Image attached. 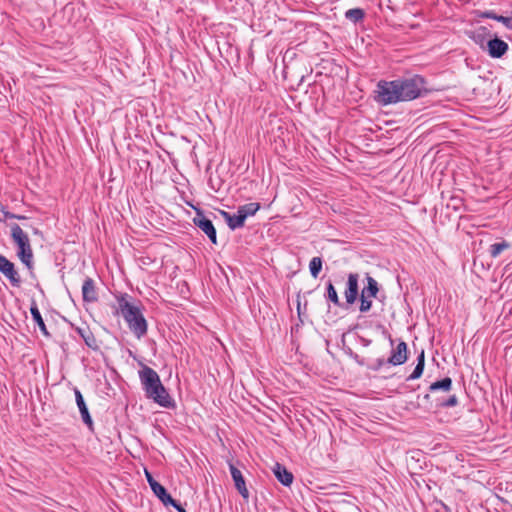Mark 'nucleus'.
I'll return each mask as SVG.
<instances>
[{
	"instance_id": "1",
	"label": "nucleus",
	"mask_w": 512,
	"mask_h": 512,
	"mask_svg": "<svg viewBox=\"0 0 512 512\" xmlns=\"http://www.w3.org/2000/svg\"><path fill=\"white\" fill-rule=\"evenodd\" d=\"M425 80L419 75L392 81H380L377 85V101L383 105L411 101L421 96Z\"/></svg>"
},
{
	"instance_id": "2",
	"label": "nucleus",
	"mask_w": 512,
	"mask_h": 512,
	"mask_svg": "<svg viewBox=\"0 0 512 512\" xmlns=\"http://www.w3.org/2000/svg\"><path fill=\"white\" fill-rule=\"evenodd\" d=\"M142 389L147 398L164 408H174L176 403L162 384L158 373L151 367L142 364L138 372Z\"/></svg>"
},
{
	"instance_id": "3",
	"label": "nucleus",
	"mask_w": 512,
	"mask_h": 512,
	"mask_svg": "<svg viewBox=\"0 0 512 512\" xmlns=\"http://www.w3.org/2000/svg\"><path fill=\"white\" fill-rule=\"evenodd\" d=\"M116 300L119 312L129 329L137 339H141L148 330V324L141 309L131 303V296L127 293H120L116 296Z\"/></svg>"
},
{
	"instance_id": "4",
	"label": "nucleus",
	"mask_w": 512,
	"mask_h": 512,
	"mask_svg": "<svg viewBox=\"0 0 512 512\" xmlns=\"http://www.w3.org/2000/svg\"><path fill=\"white\" fill-rule=\"evenodd\" d=\"M11 237L18 247L17 255L21 262L28 268H33V252L28 235L18 224L11 225Z\"/></svg>"
},
{
	"instance_id": "5",
	"label": "nucleus",
	"mask_w": 512,
	"mask_h": 512,
	"mask_svg": "<svg viewBox=\"0 0 512 512\" xmlns=\"http://www.w3.org/2000/svg\"><path fill=\"white\" fill-rule=\"evenodd\" d=\"M0 272L8 279L10 284L14 287H19L21 284V278L18 271L15 268L13 262L7 257L0 254Z\"/></svg>"
},
{
	"instance_id": "6",
	"label": "nucleus",
	"mask_w": 512,
	"mask_h": 512,
	"mask_svg": "<svg viewBox=\"0 0 512 512\" xmlns=\"http://www.w3.org/2000/svg\"><path fill=\"white\" fill-rule=\"evenodd\" d=\"M194 224L200 228L210 239L213 244L217 243L216 229L211 220L206 218L204 214L197 210L196 216L193 219Z\"/></svg>"
},
{
	"instance_id": "7",
	"label": "nucleus",
	"mask_w": 512,
	"mask_h": 512,
	"mask_svg": "<svg viewBox=\"0 0 512 512\" xmlns=\"http://www.w3.org/2000/svg\"><path fill=\"white\" fill-rule=\"evenodd\" d=\"M359 275L357 273H349L347 277V285L344 291L346 303L352 305L357 300L359 294L358 287Z\"/></svg>"
},
{
	"instance_id": "8",
	"label": "nucleus",
	"mask_w": 512,
	"mask_h": 512,
	"mask_svg": "<svg viewBox=\"0 0 512 512\" xmlns=\"http://www.w3.org/2000/svg\"><path fill=\"white\" fill-rule=\"evenodd\" d=\"M74 395H75L77 407L81 414L82 421L88 427V429L91 432H93L94 431V423H93L92 417L89 413L88 407L84 401L81 391L76 387L74 388Z\"/></svg>"
},
{
	"instance_id": "9",
	"label": "nucleus",
	"mask_w": 512,
	"mask_h": 512,
	"mask_svg": "<svg viewBox=\"0 0 512 512\" xmlns=\"http://www.w3.org/2000/svg\"><path fill=\"white\" fill-rule=\"evenodd\" d=\"M407 344L400 341L395 349L392 350L388 363L393 366H399L407 361Z\"/></svg>"
},
{
	"instance_id": "10",
	"label": "nucleus",
	"mask_w": 512,
	"mask_h": 512,
	"mask_svg": "<svg viewBox=\"0 0 512 512\" xmlns=\"http://www.w3.org/2000/svg\"><path fill=\"white\" fill-rule=\"evenodd\" d=\"M508 51V44L495 37L487 42V52L492 58H501Z\"/></svg>"
},
{
	"instance_id": "11",
	"label": "nucleus",
	"mask_w": 512,
	"mask_h": 512,
	"mask_svg": "<svg viewBox=\"0 0 512 512\" xmlns=\"http://www.w3.org/2000/svg\"><path fill=\"white\" fill-rule=\"evenodd\" d=\"M151 489L153 493L161 500L164 505H171L174 508L180 504L174 500L171 495L167 492L166 488L158 482L151 483Z\"/></svg>"
},
{
	"instance_id": "12",
	"label": "nucleus",
	"mask_w": 512,
	"mask_h": 512,
	"mask_svg": "<svg viewBox=\"0 0 512 512\" xmlns=\"http://www.w3.org/2000/svg\"><path fill=\"white\" fill-rule=\"evenodd\" d=\"M231 477L234 481L235 487L243 498H248L249 492L245 484L244 477L241 471L233 464H229Z\"/></svg>"
},
{
	"instance_id": "13",
	"label": "nucleus",
	"mask_w": 512,
	"mask_h": 512,
	"mask_svg": "<svg viewBox=\"0 0 512 512\" xmlns=\"http://www.w3.org/2000/svg\"><path fill=\"white\" fill-rule=\"evenodd\" d=\"M221 214L231 230H236L244 226L246 218L239 211V208L237 209V212L234 214H230L229 212L226 211H221Z\"/></svg>"
},
{
	"instance_id": "14",
	"label": "nucleus",
	"mask_w": 512,
	"mask_h": 512,
	"mask_svg": "<svg viewBox=\"0 0 512 512\" xmlns=\"http://www.w3.org/2000/svg\"><path fill=\"white\" fill-rule=\"evenodd\" d=\"M82 297L84 302H95L97 300V292L95 283L92 278H86L82 285Z\"/></svg>"
},
{
	"instance_id": "15",
	"label": "nucleus",
	"mask_w": 512,
	"mask_h": 512,
	"mask_svg": "<svg viewBox=\"0 0 512 512\" xmlns=\"http://www.w3.org/2000/svg\"><path fill=\"white\" fill-rule=\"evenodd\" d=\"M273 472L277 480L284 486H290L293 482V474L285 466L276 463Z\"/></svg>"
},
{
	"instance_id": "16",
	"label": "nucleus",
	"mask_w": 512,
	"mask_h": 512,
	"mask_svg": "<svg viewBox=\"0 0 512 512\" xmlns=\"http://www.w3.org/2000/svg\"><path fill=\"white\" fill-rule=\"evenodd\" d=\"M76 332L84 340L85 344L92 349H97V341L88 327H77Z\"/></svg>"
},
{
	"instance_id": "17",
	"label": "nucleus",
	"mask_w": 512,
	"mask_h": 512,
	"mask_svg": "<svg viewBox=\"0 0 512 512\" xmlns=\"http://www.w3.org/2000/svg\"><path fill=\"white\" fill-rule=\"evenodd\" d=\"M481 17L496 20L502 23L507 29L512 30V16L506 17L497 15L494 11H485L481 14Z\"/></svg>"
},
{
	"instance_id": "18",
	"label": "nucleus",
	"mask_w": 512,
	"mask_h": 512,
	"mask_svg": "<svg viewBox=\"0 0 512 512\" xmlns=\"http://www.w3.org/2000/svg\"><path fill=\"white\" fill-rule=\"evenodd\" d=\"M425 366V354L424 350H421L420 354L417 357V364L413 370V372L408 376L407 380H416L420 378L423 374Z\"/></svg>"
},
{
	"instance_id": "19",
	"label": "nucleus",
	"mask_w": 512,
	"mask_h": 512,
	"mask_svg": "<svg viewBox=\"0 0 512 512\" xmlns=\"http://www.w3.org/2000/svg\"><path fill=\"white\" fill-rule=\"evenodd\" d=\"M30 313H31V316H32V319L33 321L36 323V325L39 327L40 331L44 334V335H49L48 331H47V328H46V325L44 323V320L41 316V313L37 307L36 304H33L31 307H30Z\"/></svg>"
},
{
	"instance_id": "20",
	"label": "nucleus",
	"mask_w": 512,
	"mask_h": 512,
	"mask_svg": "<svg viewBox=\"0 0 512 512\" xmlns=\"http://www.w3.org/2000/svg\"><path fill=\"white\" fill-rule=\"evenodd\" d=\"M367 286H365L362 291H361V294L363 295H366L370 298H374L376 297L378 291H379V287H378V283L377 281L371 277V276H367Z\"/></svg>"
},
{
	"instance_id": "21",
	"label": "nucleus",
	"mask_w": 512,
	"mask_h": 512,
	"mask_svg": "<svg viewBox=\"0 0 512 512\" xmlns=\"http://www.w3.org/2000/svg\"><path fill=\"white\" fill-rule=\"evenodd\" d=\"M452 387V380L450 377H445L439 381H436V382H433L430 386H429V390L431 392H434V391H438V390H443L445 392L447 391H450Z\"/></svg>"
},
{
	"instance_id": "22",
	"label": "nucleus",
	"mask_w": 512,
	"mask_h": 512,
	"mask_svg": "<svg viewBox=\"0 0 512 512\" xmlns=\"http://www.w3.org/2000/svg\"><path fill=\"white\" fill-rule=\"evenodd\" d=\"M260 209V204L256 202L247 203L239 206V211L244 215L247 219L249 216H253Z\"/></svg>"
},
{
	"instance_id": "23",
	"label": "nucleus",
	"mask_w": 512,
	"mask_h": 512,
	"mask_svg": "<svg viewBox=\"0 0 512 512\" xmlns=\"http://www.w3.org/2000/svg\"><path fill=\"white\" fill-rule=\"evenodd\" d=\"M364 16L365 12L361 8H352L345 12V17L353 23L363 20Z\"/></svg>"
},
{
	"instance_id": "24",
	"label": "nucleus",
	"mask_w": 512,
	"mask_h": 512,
	"mask_svg": "<svg viewBox=\"0 0 512 512\" xmlns=\"http://www.w3.org/2000/svg\"><path fill=\"white\" fill-rule=\"evenodd\" d=\"M326 290H327V294H326L327 300L332 302L335 306L340 307L342 304L339 300L338 293L331 281L328 282Z\"/></svg>"
},
{
	"instance_id": "25",
	"label": "nucleus",
	"mask_w": 512,
	"mask_h": 512,
	"mask_svg": "<svg viewBox=\"0 0 512 512\" xmlns=\"http://www.w3.org/2000/svg\"><path fill=\"white\" fill-rule=\"evenodd\" d=\"M510 247L509 243L506 241H502L499 243H494L490 246L489 252L491 257H498L502 251L508 249Z\"/></svg>"
},
{
	"instance_id": "26",
	"label": "nucleus",
	"mask_w": 512,
	"mask_h": 512,
	"mask_svg": "<svg viewBox=\"0 0 512 512\" xmlns=\"http://www.w3.org/2000/svg\"><path fill=\"white\" fill-rule=\"evenodd\" d=\"M322 269V259L320 257H313L309 263V270L312 277L317 278Z\"/></svg>"
},
{
	"instance_id": "27",
	"label": "nucleus",
	"mask_w": 512,
	"mask_h": 512,
	"mask_svg": "<svg viewBox=\"0 0 512 512\" xmlns=\"http://www.w3.org/2000/svg\"><path fill=\"white\" fill-rule=\"evenodd\" d=\"M372 307V300L370 297L360 294V307L359 310L361 313L368 312Z\"/></svg>"
},
{
	"instance_id": "28",
	"label": "nucleus",
	"mask_w": 512,
	"mask_h": 512,
	"mask_svg": "<svg viewBox=\"0 0 512 512\" xmlns=\"http://www.w3.org/2000/svg\"><path fill=\"white\" fill-rule=\"evenodd\" d=\"M458 404V398L456 395L449 396L446 400H438L439 407H454Z\"/></svg>"
},
{
	"instance_id": "29",
	"label": "nucleus",
	"mask_w": 512,
	"mask_h": 512,
	"mask_svg": "<svg viewBox=\"0 0 512 512\" xmlns=\"http://www.w3.org/2000/svg\"><path fill=\"white\" fill-rule=\"evenodd\" d=\"M3 214H4V219H25V216H21V215H16V214H13L9 211H4L3 210Z\"/></svg>"
},
{
	"instance_id": "30",
	"label": "nucleus",
	"mask_w": 512,
	"mask_h": 512,
	"mask_svg": "<svg viewBox=\"0 0 512 512\" xmlns=\"http://www.w3.org/2000/svg\"><path fill=\"white\" fill-rule=\"evenodd\" d=\"M145 474H146V478H147V481L150 486H151V483L157 482L147 470L145 471Z\"/></svg>"
},
{
	"instance_id": "31",
	"label": "nucleus",
	"mask_w": 512,
	"mask_h": 512,
	"mask_svg": "<svg viewBox=\"0 0 512 512\" xmlns=\"http://www.w3.org/2000/svg\"><path fill=\"white\" fill-rule=\"evenodd\" d=\"M175 509H176L178 512H187V511H186V510L181 506V504H180L179 506H177Z\"/></svg>"
},
{
	"instance_id": "32",
	"label": "nucleus",
	"mask_w": 512,
	"mask_h": 512,
	"mask_svg": "<svg viewBox=\"0 0 512 512\" xmlns=\"http://www.w3.org/2000/svg\"><path fill=\"white\" fill-rule=\"evenodd\" d=\"M2 221V219L0 218V222Z\"/></svg>"
}]
</instances>
